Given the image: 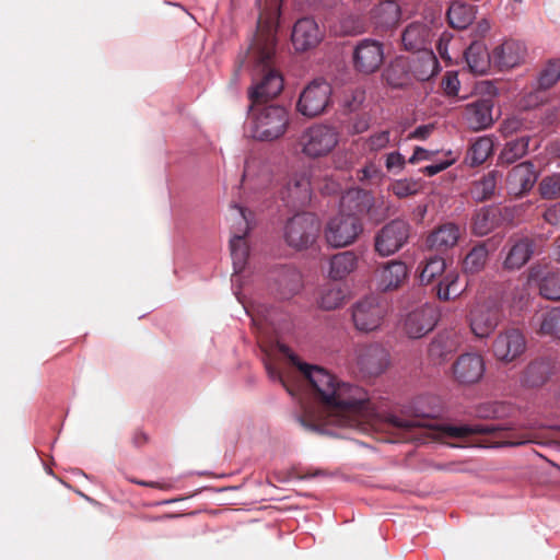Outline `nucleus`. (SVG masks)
Instances as JSON below:
<instances>
[{
  "instance_id": "24",
  "label": "nucleus",
  "mask_w": 560,
  "mask_h": 560,
  "mask_svg": "<svg viewBox=\"0 0 560 560\" xmlns=\"http://www.w3.org/2000/svg\"><path fill=\"white\" fill-rule=\"evenodd\" d=\"M506 246L509 250L503 267L509 270L521 269L535 253V241L527 236L510 237Z\"/></svg>"
},
{
  "instance_id": "41",
  "label": "nucleus",
  "mask_w": 560,
  "mask_h": 560,
  "mask_svg": "<svg viewBox=\"0 0 560 560\" xmlns=\"http://www.w3.org/2000/svg\"><path fill=\"white\" fill-rule=\"evenodd\" d=\"M497 172H489L480 179L472 183L470 188V195L477 202H482L490 199L497 187Z\"/></svg>"
},
{
  "instance_id": "56",
  "label": "nucleus",
  "mask_w": 560,
  "mask_h": 560,
  "mask_svg": "<svg viewBox=\"0 0 560 560\" xmlns=\"http://www.w3.org/2000/svg\"><path fill=\"white\" fill-rule=\"evenodd\" d=\"M450 39H451L450 35L443 34L436 44V49H438L440 56L443 59H447V60H451V57L448 56V52H447V45H448Z\"/></svg>"
},
{
  "instance_id": "12",
  "label": "nucleus",
  "mask_w": 560,
  "mask_h": 560,
  "mask_svg": "<svg viewBox=\"0 0 560 560\" xmlns=\"http://www.w3.org/2000/svg\"><path fill=\"white\" fill-rule=\"evenodd\" d=\"M384 62V45L373 39L364 38L357 43L352 51V65L361 74H372L381 68Z\"/></svg>"
},
{
  "instance_id": "47",
  "label": "nucleus",
  "mask_w": 560,
  "mask_h": 560,
  "mask_svg": "<svg viewBox=\"0 0 560 560\" xmlns=\"http://www.w3.org/2000/svg\"><path fill=\"white\" fill-rule=\"evenodd\" d=\"M539 192L544 199L560 198V173L544 177L539 183Z\"/></svg>"
},
{
  "instance_id": "23",
  "label": "nucleus",
  "mask_w": 560,
  "mask_h": 560,
  "mask_svg": "<svg viewBox=\"0 0 560 560\" xmlns=\"http://www.w3.org/2000/svg\"><path fill=\"white\" fill-rule=\"evenodd\" d=\"M377 289L387 292L399 289L408 278V267L401 260H390L375 271Z\"/></svg>"
},
{
  "instance_id": "40",
  "label": "nucleus",
  "mask_w": 560,
  "mask_h": 560,
  "mask_svg": "<svg viewBox=\"0 0 560 560\" xmlns=\"http://www.w3.org/2000/svg\"><path fill=\"white\" fill-rule=\"evenodd\" d=\"M530 141V136H522L508 141L499 156L501 164L510 165L524 158L528 153Z\"/></svg>"
},
{
  "instance_id": "64",
  "label": "nucleus",
  "mask_w": 560,
  "mask_h": 560,
  "mask_svg": "<svg viewBox=\"0 0 560 560\" xmlns=\"http://www.w3.org/2000/svg\"><path fill=\"white\" fill-rule=\"evenodd\" d=\"M368 213L371 218H374V214H373V209L372 208H369L368 209Z\"/></svg>"
},
{
  "instance_id": "34",
  "label": "nucleus",
  "mask_w": 560,
  "mask_h": 560,
  "mask_svg": "<svg viewBox=\"0 0 560 560\" xmlns=\"http://www.w3.org/2000/svg\"><path fill=\"white\" fill-rule=\"evenodd\" d=\"M460 237V229L454 223H444L438 226L427 238L430 249L446 252L454 247Z\"/></svg>"
},
{
  "instance_id": "1",
  "label": "nucleus",
  "mask_w": 560,
  "mask_h": 560,
  "mask_svg": "<svg viewBox=\"0 0 560 560\" xmlns=\"http://www.w3.org/2000/svg\"><path fill=\"white\" fill-rule=\"evenodd\" d=\"M281 351L300 371L307 390L325 413L314 419L300 418L301 425L306 430L318 431L324 425L359 428L371 422L374 409L366 390L340 382L324 368L301 362L296 355L290 353L288 347H281Z\"/></svg>"
},
{
  "instance_id": "50",
  "label": "nucleus",
  "mask_w": 560,
  "mask_h": 560,
  "mask_svg": "<svg viewBox=\"0 0 560 560\" xmlns=\"http://www.w3.org/2000/svg\"><path fill=\"white\" fill-rule=\"evenodd\" d=\"M384 177L382 167L374 161L366 162L364 167L358 171L360 182H380Z\"/></svg>"
},
{
  "instance_id": "61",
  "label": "nucleus",
  "mask_w": 560,
  "mask_h": 560,
  "mask_svg": "<svg viewBox=\"0 0 560 560\" xmlns=\"http://www.w3.org/2000/svg\"><path fill=\"white\" fill-rule=\"evenodd\" d=\"M479 416L480 417H485V418L495 417L497 416V410L493 408L491 411H489V410H486V409L481 408L479 410Z\"/></svg>"
},
{
  "instance_id": "42",
  "label": "nucleus",
  "mask_w": 560,
  "mask_h": 560,
  "mask_svg": "<svg viewBox=\"0 0 560 560\" xmlns=\"http://www.w3.org/2000/svg\"><path fill=\"white\" fill-rule=\"evenodd\" d=\"M390 130L386 129L375 131L365 138H361L360 141L362 142V148L366 153L376 154L390 145Z\"/></svg>"
},
{
  "instance_id": "57",
  "label": "nucleus",
  "mask_w": 560,
  "mask_h": 560,
  "mask_svg": "<svg viewBox=\"0 0 560 560\" xmlns=\"http://www.w3.org/2000/svg\"><path fill=\"white\" fill-rule=\"evenodd\" d=\"M266 370H267V373H268L270 378L279 381L287 388V390L292 394L291 388L288 386V384H287L285 380L283 378L282 374L280 373V371L276 366H272L271 364H267L266 365Z\"/></svg>"
},
{
  "instance_id": "7",
  "label": "nucleus",
  "mask_w": 560,
  "mask_h": 560,
  "mask_svg": "<svg viewBox=\"0 0 560 560\" xmlns=\"http://www.w3.org/2000/svg\"><path fill=\"white\" fill-rule=\"evenodd\" d=\"M338 142L339 133L334 127L315 124L301 133L298 145L304 155L317 159L328 155Z\"/></svg>"
},
{
  "instance_id": "31",
  "label": "nucleus",
  "mask_w": 560,
  "mask_h": 560,
  "mask_svg": "<svg viewBox=\"0 0 560 560\" xmlns=\"http://www.w3.org/2000/svg\"><path fill=\"white\" fill-rule=\"evenodd\" d=\"M556 372V363L550 359H536L532 361L522 374V384L535 388L545 385Z\"/></svg>"
},
{
  "instance_id": "8",
  "label": "nucleus",
  "mask_w": 560,
  "mask_h": 560,
  "mask_svg": "<svg viewBox=\"0 0 560 560\" xmlns=\"http://www.w3.org/2000/svg\"><path fill=\"white\" fill-rule=\"evenodd\" d=\"M252 212L238 205L231 206L230 218L233 221V237L230 242L231 256L235 272H241L247 261L249 249L245 236L250 230Z\"/></svg>"
},
{
  "instance_id": "37",
  "label": "nucleus",
  "mask_w": 560,
  "mask_h": 560,
  "mask_svg": "<svg viewBox=\"0 0 560 560\" xmlns=\"http://www.w3.org/2000/svg\"><path fill=\"white\" fill-rule=\"evenodd\" d=\"M477 8L463 1H453L446 16L451 27L456 30L467 28L476 19Z\"/></svg>"
},
{
  "instance_id": "4",
  "label": "nucleus",
  "mask_w": 560,
  "mask_h": 560,
  "mask_svg": "<svg viewBox=\"0 0 560 560\" xmlns=\"http://www.w3.org/2000/svg\"><path fill=\"white\" fill-rule=\"evenodd\" d=\"M250 135L259 141H273L281 138L289 125V110L280 105H252L250 115Z\"/></svg>"
},
{
  "instance_id": "5",
  "label": "nucleus",
  "mask_w": 560,
  "mask_h": 560,
  "mask_svg": "<svg viewBox=\"0 0 560 560\" xmlns=\"http://www.w3.org/2000/svg\"><path fill=\"white\" fill-rule=\"evenodd\" d=\"M446 262L443 257L432 256L418 266L421 284H430L440 278L436 285V296L441 301L455 300L462 294L458 288L459 276L455 271L445 272Z\"/></svg>"
},
{
  "instance_id": "36",
  "label": "nucleus",
  "mask_w": 560,
  "mask_h": 560,
  "mask_svg": "<svg viewBox=\"0 0 560 560\" xmlns=\"http://www.w3.org/2000/svg\"><path fill=\"white\" fill-rule=\"evenodd\" d=\"M439 71V60L432 50L419 52L411 62L413 79L418 81H427L434 77Z\"/></svg>"
},
{
  "instance_id": "58",
  "label": "nucleus",
  "mask_w": 560,
  "mask_h": 560,
  "mask_svg": "<svg viewBox=\"0 0 560 560\" xmlns=\"http://www.w3.org/2000/svg\"><path fill=\"white\" fill-rule=\"evenodd\" d=\"M430 155H431V153L428 150H425V149H423L421 147H416L415 150H413V154L410 156L408 162L410 164H416L419 161L429 160Z\"/></svg>"
},
{
  "instance_id": "18",
  "label": "nucleus",
  "mask_w": 560,
  "mask_h": 560,
  "mask_svg": "<svg viewBox=\"0 0 560 560\" xmlns=\"http://www.w3.org/2000/svg\"><path fill=\"white\" fill-rule=\"evenodd\" d=\"M560 80V59L549 60L539 71L532 91L526 96L527 106H537L546 101L545 93Z\"/></svg>"
},
{
  "instance_id": "11",
  "label": "nucleus",
  "mask_w": 560,
  "mask_h": 560,
  "mask_svg": "<svg viewBox=\"0 0 560 560\" xmlns=\"http://www.w3.org/2000/svg\"><path fill=\"white\" fill-rule=\"evenodd\" d=\"M362 232L360 219L354 214H338L329 220L325 229V238L334 247L352 244Z\"/></svg>"
},
{
  "instance_id": "48",
  "label": "nucleus",
  "mask_w": 560,
  "mask_h": 560,
  "mask_svg": "<svg viewBox=\"0 0 560 560\" xmlns=\"http://www.w3.org/2000/svg\"><path fill=\"white\" fill-rule=\"evenodd\" d=\"M421 185L412 179H398L390 185V191L398 198H407L419 192Z\"/></svg>"
},
{
  "instance_id": "44",
  "label": "nucleus",
  "mask_w": 560,
  "mask_h": 560,
  "mask_svg": "<svg viewBox=\"0 0 560 560\" xmlns=\"http://www.w3.org/2000/svg\"><path fill=\"white\" fill-rule=\"evenodd\" d=\"M492 152V141L487 137L477 139L469 148L468 156L471 164H482Z\"/></svg>"
},
{
  "instance_id": "51",
  "label": "nucleus",
  "mask_w": 560,
  "mask_h": 560,
  "mask_svg": "<svg viewBox=\"0 0 560 560\" xmlns=\"http://www.w3.org/2000/svg\"><path fill=\"white\" fill-rule=\"evenodd\" d=\"M385 158V167L388 173L399 174L406 166L405 156L398 152L393 151L384 155Z\"/></svg>"
},
{
  "instance_id": "17",
  "label": "nucleus",
  "mask_w": 560,
  "mask_h": 560,
  "mask_svg": "<svg viewBox=\"0 0 560 560\" xmlns=\"http://www.w3.org/2000/svg\"><path fill=\"white\" fill-rule=\"evenodd\" d=\"M280 196L288 206H305L311 200L312 196L308 174L302 171L289 175L280 190Z\"/></svg>"
},
{
  "instance_id": "32",
  "label": "nucleus",
  "mask_w": 560,
  "mask_h": 560,
  "mask_svg": "<svg viewBox=\"0 0 560 560\" xmlns=\"http://www.w3.org/2000/svg\"><path fill=\"white\" fill-rule=\"evenodd\" d=\"M529 326L540 337L560 339V307L535 313Z\"/></svg>"
},
{
  "instance_id": "54",
  "label": "nucleus",
  "mask_w": 560,
  "mask_h": 560,
  "mask_svg": "<svg viewBox=\"0 0 560 560\" xmlns=\"http://www.w3.org/2000/svg\"><path fill=\"white\" fill-rule=\"evenodd\" d=\"M542 217L544 220L551 225L560 224V202L555 203L546 209Z\"/></svg>"
},
{
  "instance_id": "39",
  "label": "nucleus",
  "mask_w": 560,
  "mask_h": 560,
  "mask_svg": "<svg viewBox=\"0 0 560 560\" xmlns=\"http://www.w3.org/2000/svg\"><path fill=\"white\" fill-rule=\"evenodd\" d=\"M358 266V256L352 250H345L330 258L329 276L341 280L350 275Z\"/></svg>"
},
{
  "instance_id": "3",
  "label": "nucleus",
  "mask_w": 560,
  "mask_h": 560,
  "mask_svg": "<svg viewBox=\"0 0 560 560\" xmlns=\"http://www.w3.org/2000/svg\"><path fill=\"white\" fill-rule=\"evenodd\" d=\"M277 25L272 19L258 20L257 32L247 50V60L253 65L257 82L249 90L252 105L273 98L283 89V79L275 68Z\"/></svg>"
},
{
  "instance_id": "16",
  "label": "nucleus",
  "mask_w": 560,
  "mask_h": 560,
  "mask_svg": "<svg viewBox=\"0 0 560 560\" xmlns=\"http://www.w3.org/2000/svg\"><path fill=\"white\" fill-rule=\"evenodd\" d=\"M369 19L377 34L390 33L401 20V7L396 0L380 1L370 10Z\"/></svg>"
},
{
  "instance_id": "20",
  "label": "nucleus",
  "mask_w": 560,
  "mask_h": 560,
  "mask_svg": "<svg viewBox=\"0 0 560 560\" xmlns=\"http://www.w3.org/2000/svg\"><path fill=\"white\" fill-rule=\"evenodd\" d=\"M436 320L435 308L430 304H424L407 314L404 320V330L409 338H421L434 328Z\"/></svg>"
},
{
  "instance_id": "62",
  "label": "nucleus",
  "mask_w": 560,
  "mask_h": 560,
  "mask_svg": "<svg viewBox=\"0 0 560 560\" xmlns=\"http://www.w3.org/2000/svg\"><path fill=\"white\" fill-rule=\"evenodd\" d=\"M139 485H142V486H147V487H152V488H155L158 487V483L156 482H144V481H141V482H138Z\"/></svg>"
},
{
  "instance_id": "25",
  "label": "nucleus",
  "mask_w": 560,
  "mask_h": 560,
  "mask_svg": "<svg viewBox=\"0 0 560 560\" xmlns=\"http://www.w3.org/2000/svg\"><path fill=\"white\" fill-rule=\"evenodd\" d=\"M273 284L277 294L283 300H290L303 289L301 272L292 266H282L273 272Z\"/></svg>"
},
{
  "instance_id": "55",
  "label": "nucleus",
  "mask_w": 560,
  "mask_h": 560,
  "mask_svg": "<svg viewBox=\"0 0 560 560\" xmlns=\"http://www.w3.org/2000/svg\"><path fill=\"white\" fill-rule=\"evenodd\" d=\"M453 161H443L441 163L431 164L422 168V173L427 176H434L439 174L440 172L446 170L448 166H451Z\"/></svg>"
},
{
  "instance_id": "49",
  "label": "nucleus",
  "mask_w": 560,
  "mask_h": 560,
  "mask_svg": "<svg viewBox=\"0 0 560 560\" xmlns=\"http://www.w3.org/2000/svg\"><path fill=\"white\" fill-rule=\"evenodd\" d=\"M452 351L453 345H451L448 338L444 336L436 337L429 346V354L434 359L444 360Z\"/></svg>"
},
{
  "instance_id": "43",
  "label": "nucleus",
  "mask_w": 560,
  "mask_h": 560,
  "mask_svg": "<svg viewBox=\"0 0 560 560\" xmlns=\"http://www.w3.org/2000/svg\"><path fill=\"white\" fill-rule=\"evenodd\" d=\"M345 298L342 289L336 285H328L322 290L318 305L326 311L336 310L343 304Z\"/></svg>"
},
{
  "instance_id": "22",
  "label": "nucleus",
  "mask_w": 560,
  "mask_h": 560,
  "mask_svg": "<svg viewBox=\"0 0 560 560\" xmlns=\"http://www.w3.org/2000/svg\"><path fill=\"white\" fill-rule=\"evenodd\" d=\"M529 283L536 284L539 293L547 300H560V269H549L547 266L536 265L528 271Z\"/></svg>"
},
{
  "instance_id": "38",
  "label": "nucleus",
  "mask_w": 560,
  "mask_h": 560,
  "mask_svg": "<svg viewBox=\"0 0 560 560\" xmlns=\"http://www.w3.org/2000/svg\"><path fill=\"white\" fill-rule=\"evenodd\" d=\"M465 59L470 72L485 74L492 61L483 44L475 42L465 50Z\"/></svg>"
},
{
  "instance_id": "52",
  "label": "nucleus",
  "mask_w": 560,
  "mask_h": 560,
  "mask_svg": "<svg viewBox=\"0 0 560 560\" xmlns=\"http://www.w3.org/2000/svg\"><path fill=\"white\" fill-rule=\"evenodd\" d=\"M371 127V116L369 114L357 115L351 120L350 132L359 135L368 131Z\"/></svg>"
},
{
  "instance_id": "2",
  "label": "nucleus",
  "mask_w": 560,
  "mask_h": 560,
  "mask_svg": "<svg viewBox=\"0 0 560 560\" xmlns=\"http://www.w3.org/2000/svg\"><path fill=\"white\" fill-rule=\"evenodd\" d=\"M432 412H420L411 419L390 415L386 418L385 425L406 440L417 439L413 434L417 429H424L428 435L436 441L447 439H466L471 435H487L493 446H520L528 443L549 444L558 438L560 427L550 428V432L544 433L545 427L536 422L510 424L499 427L493 424H440L432 419Z\"/></svg>"
},
{
  "instance_id": "14",
  "label": "nucleus",
  "mask_w": 560,
  "mask_h": 560,
  "mask_svg": "<svg viewBox=\"0 0 560 560\" xmlns=\"http://www.w3.org/2000/svg\"><path fill=\"white\" fill-rule=\"evenodd\" d=\"M330 95V84L326 81L315 80L302 91L296 108L303 116H318L328 107Z\"/></svg>"
},
{
  "instance_id": "9",
  "label": "nucleus",
  "mask_w": 560,
  "mask_h": 560,
  "mask_svg": "<svg viewBox=\"0 0 560 560\" xmlns=\"http://www.w3.org/2000/svg\"><path fill=\"white\" fill-rule=\"evenodd\" d=\"M502 319L500 305L490 300L475 302L468 312V323L471 332L477 338H487L498 327Z\"/></svg>"
},
{
  "instance_id": "60",
  "label": "nucleus",
  "mask_w": 560,
  "mask_h": 560,
  "mask_svg": "<svg viewBox=\"0 0 560 560\" xmlns=\"http://www.w3.org/2000/svg\"><path fill=\"white\" fill-rule=\"evenodd\" d=\"M148 441L147 435L143 432H136L133 435V444L136 446H141Z\"/></svg>"
},
{
  "instance_id": "33",
  "label": "nucleus",
  "mask_w": 560,
  "mask_h": 560,
  "mask_svg": "<svg viewBox=\"0 0 560 560\" xmlns=\"http://www.w3.org/2000/svg\"><path fill=\"white\" fill-rule=\"evenodd\" d=\"M383 78L393 89H405L412 84L411 62L404 57L395 58L384 70Z\"/></svg>"
},
{
  "instance_id": "59",
  "label": "nucleus",
  "mask_w": 560,
  "mask_h": 560,
  "mask_svg": "<svg viewBox=\"0 0 560 560\" xmlns=\"http://www.w3.org/2000/svg\"><path fill=\"white\" fill-rule=\"evenodd\" d=\"M433 129L431 125H422L415 129V131L410 135V138L424 140L429 137Z\"/></svg>"
},
{
  "instance_id": "63",
  "label": "nucleus",
  "mask_w": 560,
  "mask_h": 560,
  "mask_svg": "<svg viewBox=\"0 0 560 560\" xmlns=\"http://www.w3.org/2000/svg\"><path fill=\"white\" fill-rule=\"evenodd\" d=\"M557 257L558 260L560 261V236L557 240Z\"/></svg>"
},
{
  "instance_id": "29",
  "label": "nucleus",
  "mask_w": 560,
  "mask_h": 560,
  "mask_svg": "<svg viewBox=\"0 0 560 560\" xmlns=\"http://www.w3.org/2000/svg\"><path fill=\"white\" fill-rule=\"evenodd\" d=\"M537 180V173L530 161L522 162L515 165L508 175V185L516 196L528 192Z\"/></svg>"
},
{
  "instance_id": "27",
  "label": "nucleus",
  "mask_w": 560,
  "mask_h": 560,
  "mask_svg": "<svg viewBox=\"0 0 560 560\" xmlns=\"http://www.w3.org/2000/svg\"><path fill=\"white\" fill-rule=\"evenodd\" d=\"M526 55V47L518 40H505L491 54L492 62L501 70L521 65Z\"/></svg>"
},
{
  "instance_id": "53",
  "label": "nucleus",
  "mask_w": 560,
  "mask_h": 560,
  "mask_svg": "<svg viewBox=\"0 0 560 560\" xmlns=\"http://www.w3.org/2000/svg\"><path fill=\"white\" fill-rule=\"evenodd\" d=\"M442 88L446 95L455 96L459 91V80L455 72H447L442 79Z\"/></svg>"
},
{
  "instance_id": "15",
  "label": "nucleus",
  "mask_w": 560,
  "mask_h": 560,
  "mask_svg": "<svg viewBox=\"0 0 560 560\" xmlns=\"http://www.w3.org/2000/svg\"><path fill=\"white\" fill-rule=\"evenodd\" d=\"M526 349V340L517 328H506L497 335L492 342V352L497 360L510 363Z\"/></svg>"
},
{
  "instance_id": "26",
  "label": "nucleus",
  "mask_w": 560,
  "mask_h": 560,
  "mask_svg": "<svg viewBox=\"0 0 560 560\" xmlns=\"http://www.w3.org/2000/svg\"><path fill=\"white\" fill-rule=\"evenodd\" d=\"M389 363L388 352L378 345H371L361 350L358 358V365L366 376L382 374Z\"/></svg>"
},
{
  "instance_id": "19",
  "label": "nucleus",
  "mask_w": 560,
  "mask_h": 560,
  "mask_svg": "<svg viewBox=\"0 0 560 560\" xmlns=\"http://www.w3.org/2000/svg\"><path fill=\"white\" fill-rule=\"evenodd\" d=\"M324 38V30L313 18H302L293 26L291 40L296 51L315 48Z\"/></svg>"
},
{
  "instance_id": "45",
  "label": "nucleus",
  "mask_w": 560,
  "mask_h": 560,
  "mask_svg": "<svg viewBox=\"0 0 560 560\" xmlns=\"http://www.w3.org/2000/svg\"><path fill=\"white\" fill-rule=\"evenodd\" d=\"M495 225V217L490 209H480L472 219V231L476 235L488 234Z\"/></svg>"
},
{
  "instance_id": "46",
  "label": "nucleus",
  "mask_w": 560,
  "mask_h": 560,
  "mask_svg": "<svg viewBox=\"0 0 560 560\" xmlns=\"http://www.w3.org/2000/svg\"><path fill=\"white\" fill-rule=\"evenodd\" d=\"M532 120H528L523 116L515 115L503 120L500 131L503 137H511L522 131L532 130Z\"/></svg>"
},
{
  "instance_id": "21",
  "label": "nucleus",
  "mask_w": 560,
  "mask_h": 560,
  "mask_svg": "<svg viewBox=\"0 0 560 560\" xmlns=\"http://www.w3.org/2000/svg\"><path fill=\"white\" fill-rule=\"evenodd\" d=\"M452 371L454 380L462 385L478 383L485 373L483 358L478 353H464L453 363Z\"/></svg>"
},
{
  "instance_id": "13",
  "label": "nucleus",
  "mask_w": 560,
  "mask_h": 560,
  "mask_svg": "<svg viewBox=\"0 0 560 560\" xmlns=\"http://www.w3.org/2000/svg\"><path fill=\"white\" fill-rule=\"evenodd\" d=\"M410 225L396 219L384 225L375 235L374 247L381 256H389L398 252L408 241Z\"/></svg>"
},
{
  "instance_id": "10",
  "label": "nucleus",
  "mask_w": 560,
  "mask_h": 560,
  "mask_svg": "<svg viewBox=\"0 0 560 560\" xmlns=\"http://www.w3.org/2000/svg\"><path fill=\"white\" fill-rule=\"evenodd\" d=\"M387 313V304L377 296H366L352 306V322L362 332H371L381 327Z\"/></svg>"
},
{
  "instance_id": "6",
  "label": "nucleus",
  "mask_w": 560,
  "mask_h": 560,
  "mask_svg": "<svg viewBox=\"0 0 560 560\" xmlns=\"http://www.w3.org/2000/svg\"><path fill=\"white\" fill-rule=\"evenodd\" d=\"M320 223L310 212L296 213L284 225V241L295 250H304L313 246L319 235Z\"/></svg>"
},
{
  "instance_id": "28",
  "label": "nucleus",
  "mask_w": 560,
  "mask_h": 560,
  "mask_svg": "<svg viewBox=\"0 0 560 560\" xmlns=\"http://www.w3.org/2000/svg\"><path fill=\"white\" fill-rule=\"evenodd\" d=\"M493 102L490 98H479L468 103L464 109V118L468 127L475 131L489 128L493 124Z\"/></svg>"
},
{
  "instance_id": "35",
  "label": "nucleus",
  "mask_w": 560,
  "mask_h": 560,
  "mask_svg": "<svg viewBox=\"0 0 560 560\" xmlns=\"http://www.w3.org/2000/svg\"><path fill=\"white\" fill-rule=\"evenodd\" d=\"M490 240L475 244L463 259V270L465 273L477 275L481 272L489 260L492 250Z\"/></svg>"
},
{
  "instance_id": "30",
  "label": "nucleus",
  "mask_w": 560,
  "mask_h": 560,
  "mask_svg": "<svg viewBox=\"0 0 560 560\" xmlns=\"http://www.w3.org/2000/svg\"><path fill=\"white\" fill-rule=\"evenodd\" d=\"M431 27L423 22H411L401 33V44L405 50L422 52L431 43Z\"/></svg>"
}]
</instances>
